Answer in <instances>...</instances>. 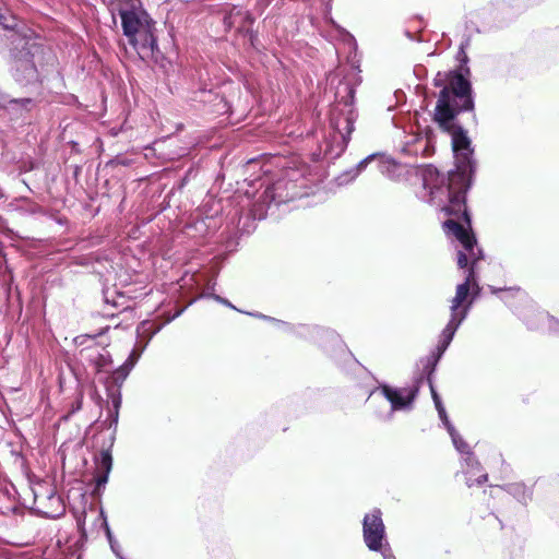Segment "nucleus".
Masks as SVG:
<instances>
[{
  "mask_svg": "<svg viewBox=\"0 0 559 559\" xmlns=\"http://www.w3.org/2000/svg\"><path fill=\"white\" fill-rule=\"evenodd\" d=\"M474 102L469 82L457 72L448 75V84L443 86L435 108V121L452 138V148L456 170L448 177L440 175L432 165L421 170L423 186L428 191L427 201L439 206L445 216L464 218L469 227L471 221L465 205L463 182L467 171L472 169L473 148L466 132L454 123L461 111L472 110Z\"/></svg>",
  "mask_w": 559,
  "mask_h": 559,
  "instance_id": "1",
  "label": "nucleus"
},
{
  "mask_svg": "<svg viewBox=\"0 0 559 559\" xmlns=\"http://www.w3.org/2000/svg\"><path fill=\"white\" fill-rule=\"evenodd\" d=\"M447 233L452 234L463 246V250L457 253V265L460 269L469 266L465 282L457 285L455 296L451 301V314L460 317L462 304L466 300L471 287L478 293L476 282V263L483 259L481 250L476 248V239L457 218H449L444 222Z\"/></svg>",
  "mask_w": 559,
  "mask_h": 559,
  "instance_id": "2",
  "label": "nucleus"
},
{
  "mask_svg": "<svg viewBox=\"0 0 559 559\" xmlns=\"http://www.w3.org/2000/svg\"><path fill=\"white\" fill-rule=\"evenodd\" d=\"M447 233L452 234L463 246V250L457 253V265L460 269L469 266L465 282L457 285L455 296L451 301V314L460 317L462 304L466 300L471 287L478 293L476 282V263L483 259L481 250L476 248V239L457 218H449L444 222Z\"/></svg>",
  "mask_w": 559,
  "mask_h": 559,
  "instance_id": "3",
  "label": "nucleus"
},
{
  "mask_svg": "<svg viewBox=\"0 0 559 559\" xmlns=\"http://www.w3.org/2000/svg\"><path fill=\"white\" fill-rule=\"evenodd\" d=\"M124 36L142 60L152 58L157 47L154 22L140 8L121 3L118 8Z\"/></svg>",
  "mask_w": 559,
  "mask_h": 559,
  "instance_id": "4",
  "label": "nucleus"
},
{
  "mask_svg": "<svg viewBox=\"0 0 559 559\" xmlns=\"http://www.w3.org/2000/svg\"><path fill=\"white\" fill-rule=\"evenodd\" d=\"M64 491H22L21 503L46 518H59L66 511Z\"/></svg>",
  "mask_w": 559,
  "mask_h": 559,
  "instance_id": "5",
  "label": "nucleus"
},
{
  "mask_svg": "<svg viewBox=\"0 0 559 559\" xmlns=\"http://www.w3.org/2000/svg\"><path fill=\"white\" fill-rule=\"evenodd\" d=\"M364 542L369 550L381 551L388 546L385 526L382 521V513L379 509L365 515L362 521Z\"/></svg>",
  "mask_w": 559,
  "mask_h": 559,
  "instance_id": "6",
  "label": "nucleus"
},
{
  "mask_svg": "<svg viewBox=\"0 0 559 559\" xmlns=\"http://www.w3.org/2000/svg\"><path fill=\"white\" fill-rule=\"evenodd\" d=\"M384 396L390 401L392 409L409 407L418 392V388L391 389L383 388Z\"/></svg>",
  "mask_w": 559,
  "mask_h": 559,
  "instance_id": "7",
  "label": "nucleus"
},
{
  "mask_svg": "<svg viewBox=\"0 0 559 559\" xmlns=\"http://www.w3.org/2000/svg\"><path fill=\"white\" fill-rule=\"evenodd\" d=\"M466 316H467V307L463 308L460 317L451 314L450 321L448 322V324L445 325V328L443 329V331L441 333V345H439V349L441 353H443L447 349V347L451 343L457 328L464 321Z\"/></svg>",
  "mask_w": 559,
  "mask_h": 559,
  "instance_id": "8",
  "label": "nucleus"
},
{
  "mask_svg": "<svg viewBox=\"0 0 559 559\" xmlns=\"http://www.w3.org/2000/svg\"><path fill=\"white\" fill-rule=\"evenodd\" d=\"M97 472L95 476L96 487L100 488L107 483L108 473L112 466V457L108 451H102L99 457L97 459Z\"/></svg>",
  "mask_w": 559,
  "mask_h": 559,
  "instance_id": "9",
  "label": "nucleus"
},
{
  "mask_svg": "<svg viewBox=\"0 0 559 559\" xmlns=\"http://www.w3.org/2000/svg\"><path fill=\"white\" fill-rule=\"evenodd\" d=\"M15 79L21 83H28L37 78L35 66L29 61L19 60L15 66Z\"/></svg>",
  "mask_w": 559,
  "mask_h": 559,
  "instance_id": "10",
  "label": "nucleus"
},
{
  "mask_svg": "<svg viewBox=\"0 0 559 559\" xmlns=\"http://www.w3.org/2000/svg\"><path fill=\"white\" fill-rule=\"evenodd\" d=\"M449 433L451 436L452 442L456 450L463 454H471V450L468 444L463 440V438L456 432L452 425H449Z\"/></svg>",
  "mask_w": 559,
  "mask_h": 559,
  "instance_id": "11",
  "label": "nucleus"
},
{
  "mask_svg": "<svg viewBox=\"0 0 559 559\" xmlns=\"http://www.w3.org/2000/svg\"><path fill=\"white\" fill-rule=\"evenodd\" d=\"M78 497L81 498L82 501H90L91 506L98 500V496L96 495L98 491H75Z\"/></svg>",
  "mask_w": 559,
  "mask_h": 559,
  "instance_id": "12",
  "label": "nucleus"
},
{
  "mask_svg": "<svg viewBox=\"0 0 559 559\" xmlns=\"http://www.w3.org/2000/svg\"><path fill=\"white\" fill-rule=\"evenodd\" d=\"M438 414H439L440 419L443 421L447 429L449 430V425H451V423L449 421V418H448L444 407H439Z\"/></svg>",
  "mask_w": 559,
  "mask_h": 559,
  "instance_id": "13",
  "label": "nucleus"
},
{
  "mask_svg": "<svg viewBox=\"0 0 559 559\" xmlns=\"http://www.w3.org/2000/svg\"><path fill=\"white\" fill-rule=\"evenodd\" d=\"M430 390H431V395H432L436 408L438 411L439 407H443V405H442L441 400H440V397H439L438 393L436 392V390H435L432 384H430Z\"/></svg>",
  "mask_w": 559,
  "mask_h": 559,
  "instance_id": "14",
  "label": "nucleus"
},
{
  "mask_svg": "<svg viewBox=\"0 0 559 559\" xmlns=\"http://www.w3.org/2000/svg\"><path fill=\"white\" fill-rule=\"evenodd\" d=\"M483 480L486 481L487 480V476L485 474H479V475H477L476 483H473V481L468 480L466 483V485L468 487H472V486H475V485L480 486V485H483Z\"/></svg>",
  "mask_w": 559,
  "mask_h": 559,
  "instance_id": "15",
  "label": "nucleus"
},
{
  "mask_svg": "<svg viewBox=\"0 0 559 559\" xmlns=\"http://www.w3.org/2000/svg\"><path fill=\"white\" fill-rule=\"evenodd\" d=\"M380 552L382 554L383 559H395V557L390 551L389 545L384 546Z\"/></svg>",
  "mask_w": 559,
  "mask_h": 559,
  "instance_id": "16",
  "label": "nucleus"
},
{
  "mask_svg": "<svg viewBox=\"0 0 559 559\" xmlns=\"http://www.w3.org/2000/svg\"><path fill=\"white\" fill-rule=\"evenodd\" d=\"M104 526H105V530H106V536H107L108 542H109V544H110L111 542H114V540H116V539L114 538L112 533H111V531H110V528H109V525H108V523L106 522V520H104Z\"/></svg>",
  "mask_w": 559,
  "mask_h": 559,
  "instance_id": "17",
  "label": "nucleus"
},
{
  "mask_svg": "<svg viewBox=\"0 0 559 559\" xmlns=\"http://www.w3.org/2000/svg\"><path fill=\"white\" fill-rule=\"evenodd\" d=\"M70 508L73 510V512L75 514H79V513L84 514L86 512L85 506L80 507V506H75V504H70Z\"/></svg>",
  "mask_w": 559,
  "mask_h": 559,
  "instance_id": "18",
  "label": "nucleus"
},
{
  "mask_svg": "<svg viewBox=\"0 0 559 559\" xmlns=\"http://www.w3.org/2000/svg\"><path fill=\"white\" fill-rule=\"evenodd\" d=\"M7 19L4 16H1L0 15V25L3 27V28H14L15 24L14 23H7L5 22Z\"/></svg>",
  "mask_w": 559,
  "mask_h": 559,
  "instance_id": "19",
  "label": "nucleus"
},
{
  "mask_svg": "<svg viewBox=\"0 0 559 559\" xmlns=\"http://www.w3.org/2000/svg\"><path fill=\"white\" fill-rule=\"evenodd\" d=\"M110 548L119 559H122V557L120 556L119 550H118L119 545H118L117 540H114L110 543Z\"/></svg>",
  "mask_w": 559,
  "mask_h": 559,
  "instance_id": "20",
  "label": "nucleus"
},
{
  "mask_svg": "<svg viewBox=\"0 0 559 559\" xmlns=\"http://www.w3.org/2000/svg\"><path fill=\"white\" fill-rule=\"evenodd\" d=\"M444 76H445V75H443V74H441V73H438V74H437V76H436V79H435V85H436V86H441V85H442V83H443V81H444Z\"/></svg>",
  "mask_w": 559,
  "mask_h": 559,
  "instance_id": "21",
  "label": "nucleus"
},
{
  "mask_svg": "<svg viewBox=\"0 0 559 559\" xmlns=\"http://www.w3.org/2000/svg\"><path fill=\"white\" fill-rule=\"evenodd\" d=\"M240 11H238L235 15L234 14H230L226 20H225V23L228 25V26H231V24L234 23V19L237 16V15H240Z\"/></svg>",
  "mask_w": 559,
  "mask_h": 559,
  "instance_id": "22",
  "label": "nucleus"
},
{
  "mask_svg": "<svg viewBox=\"0 0 559 559\" xmlns=\"http://www.w3.org/2000/svg\"><path fill=\"white\" fill-rule=\"evenodd\" d=\"M216 299H217L218 301H221V302L225 304V305H228V302H227L226 300H223V299H222V298H219V297H216Z\"/></svg>",
  "mask_w": 559,
  "mask_h": 559,
  "instance_id": "23",
  "label": "nucleus"
}]
</instances>
